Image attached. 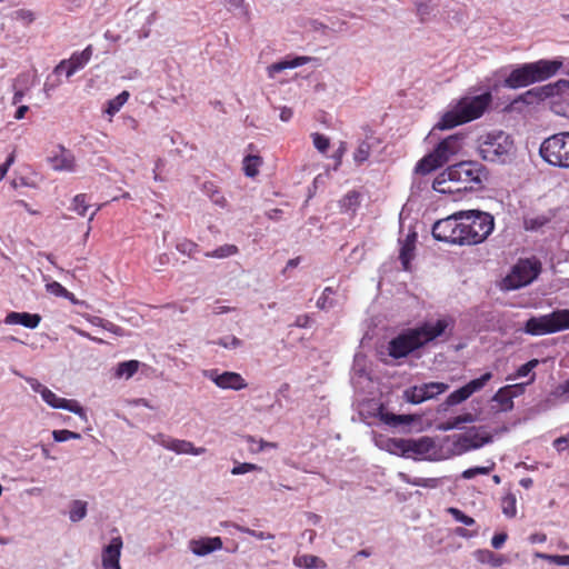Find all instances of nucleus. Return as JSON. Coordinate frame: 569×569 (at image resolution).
<instances>
[{
  "mask_svg": "<svg viewBox=\"0 0 569 569\" xmlns=\"http://www.w3.org/2000/svg\"><path fill=\"white\" fill-rule=\"evenodd\" d=\"M495 229V218L480 210L458 211L435 222L432 236L438 241L458 246L482 243Z\"/></svg>",
  "mask_w": 569,
  "mask_h": 569,
  "instance_id": "nucleus-1",
  "label": "nucleus"
},
{
  "mask_svg": "<svg viewBox=\"0 0 569 569\" xmlns=\"http://www.w3.org/2000/svg\"><path fill=\"white\" fill-rule=\"evenodd\" d=\"M486 168L477 161H461L448 167L433 180L432 188L440 193L479 190L487 179Z\"/></svg>",
  "mask_w": 569,
  "mask_h": 569,
  "instance_id": "nucleus-2",
  "label": "nucleus"
},
{
  "mask_svg": "<svg viewBox=\"0 0 569 569\" xmlns=\"http://www.w3.org/2000/svg\"><path fill=\"white\" fill-rule=\"evenodd\" d=\"M447 327V320L439 319L436 322H423L419 327L407 329L389 341L388 355L393 359L405 358L440 337Z\"/></svg>",
  "mask_w": 569,
  "mask_h": 569,
  "instance_id": "nucleus-3",
  "label": "nucleus"
},
{
  "mask_svg": "<svg viewBox=\"0 0 569 569\" xmlns=\"http://www.w3.org/2000/svg\"><path fill=\"white\" fill-rule=\"evenodd\" d=\"M492 101L490 92L475 97H465L449 111H447L437 124L441 130L452 129L457 126L480 118Z\"/></svg>",
  "mask_w": 569,
  "mask_h": 569,
  "instance_id": "nucleus-4",
  "label": "nucleus"
},
{
  "mask_svg": "<svg viewBox=\"0 0 569 569\" xmlns=\"http://www.w3.org/2000/svg\"><path fill=\"white\" fill-rule=\"evenodd\" d=\"M560 60L540 59L515 68L503 80V87L519 89L553 77L561 68Z\"/></svg>",
  "mask_w": 569,
  "mask_h": 569,
  "instance_id": "nucleus-5",
  "label": "nucleus"
},
{
  "mask_svg": "<svg viewBox=\"0 0 569 569\" xmlns=\"http://www.w3.org/2000/svg\"><path fill=\"white\" fill-rule=\"evenodd\" d=\"M478 149L483 160L505 163L510 160L515 143L508 133L498 130L481 136Z\"/></svg>",
  "mask_w": 569,
  "mask_h": 569,
  "instance_id": "nucleus-6",
  "label": "nucleus"
},
{
  "mask_svg": "<svg viewBox=\"0 0 569 569\" xmlns=\"http://www.w3.org/2000/svg\"><path fill=\"white\" fill-rule=\"evenodd\" d=\"M539 153L548 164L569 169V132H558L546 138L540 144Z\"/></svg>",
  "mask_w": 569,
  "mask_h": 569,
  "instance_id": "nucleus-7",
  "label": "nucleus"
},
{
  "mask_svg": "<svg viewBox=\"0 0 569 569\" xmlns=\"http://www.w3.org/2000/svg\"><path fill=\"white\" fill-rule=\"evenodd\" d=\"M569 93V81L558 80L540 88L528 90L525 98L535 97L538 99L551 98V109L555 113L569 118V100L565 94Z\"/></svg>",
  "mask_w": 569,
  "mask_h": 569,
  "instance_id": "nucleus-8",
  "label": "nucleus"
},
{
  "mask_svg": "<svg viewBox=\"0 0 569 569\" xmlns=\"http://www.w3.org/2000/svg\"><path fill=\"white\" fill-rule=\"evenodd\" d=\"M540 272V264L530 260H520L506 278L508 288L518 289L532 282Z\"/></svg>",
  "mask_w": 569,
  "mask_h": 569,
  "instance_id": "nucleus-9",
  "label": "nucleus"
},
{
  "mask_svg": "<svg viewBox=\"0 0 569 569\" xmlns=\"http://www.w3.org/2000/svg\"><path fill=\"white\" fill-rule=\"evenodd\" d=\"M92 53H93V48L91 44H89L82 51L73 52L69 59L61 60L56 66L53 71L57 74L64 73L67 78H70L77 71L84 68V66L90 61Z\"/></svg>",
  "mask_w": 569,
  "mask_h": 569,
  "instance_id": "nucleus-10",
  "label": "nucleus"
},
{
  "mask_svg": "<svg viewBox=\"0 0 569 569\" xmlns=\"http://www.w3.org/2000/svg\"><path fill=\"white\" fill-rule=\"evenodd\" d=\"M449 386L443 382H428L407 389L405 397L409 402L417 405L436 398L438 395L446 392Z\"/></svg>",
  "mask_w": 569,
  "mask_h": 569,
  "instance_id": "nucleus-11",
  "label": "nucleus"
},
{
  "mask_svg": "<svg viewBox=\"0 0 569 569\" xmlns=\"http://www.w3.org/2000/svg\"><path fill=\"white\" fill-rule=\"evenodd\" d=\"M206 376L221 389L242 390L247 388L246 379L238 372L224 371L219 373L218 370H210Z\"/></svg>",
  "mask_w": 569,
  "mask_h": 569,
  "instance_id": "nucleus-12",
  "label": "nucleus"
},
{
  "mask_svg": "<svg viewBox=\"0 0 569 569\" xmlns=\"http://www.w3.org/2000/svg\"><path fill=\"white\" fill-rule=\"evenodd\" d=\"M154 441L161 445L163 448L174 451L176 453H190L199 456L206 452L203 447H194L192 442L187 440L173 439L159 433L154 437Z\"/></svg>",
  "mask_w": 569,
  "mask_h": 569,
  "instance_id": "nucleus-13",
  "label": "nucleus"
},
{
  "mask_svg": "<svg viewBox=\"0 0 569 569\" xmlns=\"http://www.w3.org/2000/svg\"><path fill=\"white\" fill-rule=\"evenodd\" d=\"M121 537H114L110 543L102 550V567L103 569H121L120 556L122 549Z\"/></svg>",
  "mask_w": 569,
  "mask_h": 569,
  "instance_id": "nucleus-14",
  "label": "nucleus"
},
{
  "mask_svg": "<svg viewBox=\"0 0 569 569\" xmlns=\"http://www.w3.org/2000/svg\"><path fill=\"white\" fill-rule=\"evenodd\" d=\"M465 134L456 133L441 140L435 148L441 158H446V163L463 148Z\"/></svg>",
  "mask_w": 569,
  "mask_h": 569,
  "instance_id": "nucleus-15",
  "label": "nucleus"
},
{
  "mask_svg": "<svg viewBox=\"0 0 569 569\" xmlns=\"http://www.w3.org/2000/svg\"><path fill=\"white\" fill-rule=\"evenodd\" d=\"M418 234L409 232L405 239L400 240L399 260L405 271H411V261L416 256V243Z\"/></svg>",
  "mask_w": 569,
  "mask_h": 569,
  "instance_id": "nucleus-16",
  "label": "nucleus"
},
{
  "mask_svg": "<svg viewBox=\"0 0 569 569\" xmlns=\"http://www.w3.org/2000/svg\"><path fill=\"white\" fill-rule=\"evenodd\" d=\"M492 441V436L488 432L479 433L476 430H469L465 435H461L458 438L457 445L461 447L462 450L469 451L472 449H478L486 443Z\"/></svg>",
  "mask_w": 569,
  "mask_h": 569,
  "instance_id": "nucleus-17",
  "label": "nucleus"
},
{
  "mask_svg": "<svg viewBox=\"0 0 569 569\" xmlns=\"http://www.w3.org/2000/svg\"><path fill=\"white\" fill-rule=\"evenodd\" d=\"M525 332L531 336L553 333L550 313L529 318L525 323Z\"/></svg>",
  "mask_w": 569,
  "mask_h": 569,
  "instance_id": "nucleus-18",
  "label": "nucleus"
},
{
  "mask_svg": "<svg viewBox=\"0 0 569 569\" xmlns=\"http://www.w3.org/2000/svg\"><path fill=\"white\" fill-rule=\"evenodd\" d=\"M513 389H519V392H523V385L505 386L492 397V401L499 405L500 410L509 411L513 408V398L518 397V392H513Z\"/></svg>",
  "mask_w": 569,
  "mask_h": 569,
  "instance_id": "nucleus-19",
  "label": "nucleus"
},
{
  "mask_svg": "<svg viewBox=\"0 0 569 569\" xmlns=\"http://www.w3.org/2000/svg\"><path fill=\"white\" fill-rule=\"evenodd\" d=\"M446 163V158H441V156L435 149L432 152L426 154L421 158L416 167L415 172L421 176H426L438 168L442 167Z\"/></svg>",
  "mask_w": 569,
  "mask_h": 569,
  "instance_id": "nucleus-20",
  "label": "nucleus"
},
{
  "mask_svg": "<svg viewBox=\"0 0 569 569\" xmlns=\"http://www.w3.org/2000/svg\"><path fill=\"white\" fill-rule=\"evenodd\" d=\"M41 317L38 313L16 312L11 311L6 316L4 322L7 325H21L29 329H34L39 326Z\"/></svg>",
  "mask_w": 569,
  "mask_h": 569,
  "instance_id": "nucleus-21",
  "label": "nucleus"
},
{
  "mask_svg": "<svg viewBox=\"0 0 569 569\" xmlns=\"http://www.w3.org/2000/svg\"><path fill=\"white\" fill-rule=\"evenodd\" d=\"M59 153L51 157V167L57 171H73L76 168L74 156L63 146H59Z\"/></svg>",
  "mask_w": 569,
  "mask_h": 569,
  "instance_id": "nucleus-22",
  "label": "nucleus"
},
{
  "mask_svg": "<svg viewBox=\"0 0 569 569\" xmlns=\"http://www.w3.org/2000/svg\"><path fill=\"white\" fill-rule=\"evenodd\" d=\"M222 548V540L220 537L202 538L191 541V549L198 556H206L212 551Z\"/></svg>",
  "mask_w": 569,
  "mask_h": 569,
  "instance_id": "nucleus-23",
  "label": "nucleus"
},
{
  "mask_svg": "<svg viewBox=\"0 0 569 569\" xmlns=\"http://www.w3.org/2000/svg\"><path fill=\"white\" fill-rule=\"evenodd\" d=\"M433 446V441L429 437H422L418 440H399L398 447L408 449L416 453H426Z\"/></svg>",
  "mask_w": 569,
  "mask_h": 569,
  "instance_id": "nucleus-24",
  "label": "nucleus"
},
{
  "mask_svg": "<svg viewBox=\"0 0 569 569\" xmlns=\"http://www.w3.org/2000/svg\"><path fill=\"white\" fill-rule=\"evenodd\" d=\"M553 333L569 329V309H558L550 312Z\"/></svg>",
  "mask_w": 569,
  "mask_h": 569,
  "instance_id": "nucleus-25",
  "label": "nucleus"
},
{
  "mask_svg": "<svg viewBox=\"0 0 569 569\" xmlns=\"http://www.w3.org/2000/svg\"><path fill=\"white\" fill-rule=\"evenodd\" d=\"M293 565L296 567H299V568H306V569H311V568H326V562L317 557V556H313V555H301V556H296L293 558Z\"/></svg>",
  "mask_w": 569,
  "mask_h": 569,
  "instance_id": "nucleus-26",
  "label": "nucleus"
},
{
  "mask_svg": "<svg viewBox=\"0 0 569 569\" xmlns=\"http://www.w3.org/2000/svg\"><path fill=\"white\" fill-rule=\"evenodd\" d=\"M475 558L481 563H488L492 567H500L505 562V558L500 555H496L488 549H478L475 551Z\"/></svg>",
  "mask_w": 569,
  "mask_h": 569,
  "instance_id": "nucleus-27",
  "label": "nucleus"
},
{
  "mask_svg": "<svg viewBox=\"0 0 569 569\" xmlns=\"http://www.w3.org/2000/svg\"><path fill=\"white\" fill-rule=\"evenodd\" d=\"M309 59L306 57H298L292 60H283L276 62L269 67V73L272 76L274 73L281 72L286 69H292L305 64Z\"/></svg>",
  "mask_w": 569,
  "mask_h": 569,
  "instance_id": "nucleus-28",
  "label": "nucleus"
},
{
  "mask_svg": "<svg viewBox=\"0 0 569 569\" xmlns=\"http://www.w3.org/2000/svg\"><path fill=\"white\" fill-rule=\"evenodd\" d=\"M263 160L260 156L249 154L243 159V172L249 178H254L259 173V168Z\"/></svg>",
  "mask_w": 569,
  "mask_h": 569,
  "instance_id": "nucleus-29",
  "label": "nucleus"
},
{
  "mask_svg": "<svg viewBox=\"0 0 569 569\" xmlns=\"http://www.w3.org/2000/svg\"><path fill=\"white\" fill-rule=\"evenodd\" d=\"M501 511L507 518H515L517 516V497L512 492L506 493L501 498Z\"/></svg>",
  "mask_w": 569,
  "mask_h": 569,
  "instance_id": "nucleus-30",
  "label": "nucleus"
},
{
  "mask_svg": "<svg viewBox=\"0 0 569 569\" xmlns=\"http://www.w3.org/2000/svg\"><path fill=\"white\" fill-rule=\"evenodd\" d=\"M400 478L406 483L416 486V487H423V488H437L440 485V480L438 478H421L417 477L411 479L406 473H400Z\"/></svg>",
  "mask_w": 569,
  "mask_h": 569,
  "instance_id": "nucleus-31",
  "label": "nucleus"
},
{
  "mask_svg": "<svg viewBox=\"0 0 569 569\" xmlns=\"http://www.w3.org/2000/svg\"><path fill=\"white\" fill-rule=\"evenodd\" d=\"M238 251H239V249L237 246L227 243V244L220 246L219 248H217L212 251L206 252L204 256L208 258L222 259V258H227L230 256H234L238 253Z\"/></svg>",
  "mask_w": 569,
  "mask_h": 569,
  "instance_id": "nucleus-32",
  "label": "nucleus"
},
{
  "mask_svg": "<svg viewBox=\"0 0 569 569\" xmlns=\"http://www.w3.org/2000/svg\"><path fill=\"white\" fill-rule=\"evenodd\" d=\"M87 515V502L82 500H73L70 506L69 517L73 522H78Z\"/></svg>",
  "mask_w": 569,
  "mask_h": 569,
  "instance_id": "nucleus-33",
  "label": "nucleus"
},
{
  "mask_svg": "<svg viewBox=\"0 0 569 569\" xmlns=\"http://www.w3.org/2000/svg\"><path fill=\"white\" fill-rule=\"evenodd\" d=\"M138 360L123 361L118 365L117 375L119 377L131 378L139 369Z\"/></svg>",
  "mask_w": 569,
  "mask_h": 569,
  "instance_id": "nucleus-34",
  "label": "nucleus"
},
{
  "mask_svg": "<svg viewBox=\"0 0 569 569\" xmlns=\"http://www.w3.org/2000/svg\"><path fill=\"white\" fill-rule=\"evenodd\" d=\"M89 207V197L86 193H79L72 200L71 209L76 211L79 216L84 217Z\"/></svg>",
  "mask_w": 569,
  "mask_h": 569,
  "instance_id": "nucleus-35",
  "label": "nucleus"
},
{
  "mask_svg": "<svg viewBox=\"0 0 569 569\" xmlns=\"http://www.w3.org/2000/svg\"><path fill=\"white\" fill-rule=\"evenodd\" d=\"M128 99H129L128 91H122L121 93H119L117 97H114L113 99H111L108 102V108L106 110L107 113H109L110 116H113L114 113H117L122 108V106L127 102Z\"/></svg>",
  "mask_w": 569,
  "mask_h": 569,
  "instance_id": "nucleus-36",
  "label": "nucleus"
},
{
  "mask_svg": "<svg viewBox=\"0 0 569 569\" xmlns=\"http://www.w3.org/2000/svg\"><path fill=\"white\" fill-rule=\"evenodd\" d=\"M491 378L492 373L486 372L480 378L469 381L467 385H465V387L472 396L475 392L480 391L487 385V382L491 380Z\"/></svg>",
  "mask_w": 569,
  "mask_h": 569,
  "instance_id": "nucleus-37",
  "label": "nucleus"
},
{
  "mask_svg": "<svg viewBox=\"0 0 569 569\" xmlns=\"http://www.w3.org/2000/svg\"><path fill=\"white\" fill-rule=\"evenodd\" d=\"M469 397H471V395L469 393V391L467 390V388L463 386L457 390H455L453 392H451L447 399H446V403L448 406H456V405H459L461 402H463L465 400H467Z\"/></svg>",
  "mask_w": 569,
  "mask_h": 569,
  "instance_id": "nucleus-38",
  "label": "nucleus"
},
{
  "mask_svg": "<svg viewBox=\"0 0 569 569\" xmlns=\"http://www.w3.org/2000/svg\"><path fill=\"white\" fill-rule=\"evenodd\" d=\"M204 191L208 193L212 202L216 203L217 206L221 208L227 206V200L224 196L214 187L213 183H206Z\"/></svg>",
  "mask_w": 569,
  "mask_h": 569,
  "instance_id": "nucleus-39",
  "label": "nucleus"
},
{
  "mask_svg": "<svg viewBox=\"0 0 569 569\" xmlns=\"http://www.w3.org/2000/svg\"><path fill=\"white\" fill-rule=\"evenodd\" d=\"M496 467L493 461H490L489 466L485 467H472L462 471L461 477L463 479H472L478 475H489Z\"/></svg>",
  "mask_w": 569,
  "mask_h": 569,
  "instance_id": "nucleus-40",
  "label": "nucleus"
},
{
  "mask_svg": "<svg viewBox=\"0 0 569 569\" xmlns=\"http://www.w3.org/2000/svg\"><path fill=\"white\" fill-rule=\"evenodd\" d=\"M381 420L391 426L405 425L411 421L410 416L406 415H395L391 412L381 413Z\"/></svg>",
  "mask_w": 569,
  "mask_h": 569,
  "instance_id": "nucleus-41",
  "label": "nucleus"
},
{
  "mask_svg": "<svg viewBox=\"0 0 569 569\" xmlns=\"http://www.w3.org/2000/svg\"><path fill=\"white\" fill-rule=\"evenodd\" d=\"M549 219L546 216L526 217L523 220L526 230H538L546 226Z\"/></svg>",
  "mask_w": 569,
  "mask_h": 569,
  "instance_id": "nucleus-42",
  "label": "nucleus"
},
{
  "mask_svg": "<svg viewBox=\"0 0 569 569\" xmlns=\"http://www.w3.org/2000/svg\"><path fill=\"white\" fill-rule=\"evenodd\" d=\"M311 138H312V142H313L315 148L319 152L326 153L327 150L330 147V139L327 136H325L322 133H319V132L312 133Z\"/></svg>",
  "mask_w": 569,
  "mask_h": 569,
  "instance_id": "nucleus-43",
  "label": "nucleus"
},
{
  "mask_svg": "<svg viewBox=\"0 0 569 569\" xmlns=\"http://www.w3.org/2000/svg\"><path fill=\"white\" fill-rule=\"evenodd\" d=\"M176 249L182 254L192 257L198 252V244L191 240L183 239L177 243Z\"/></svg>",
  "mask_w": 569,
  "mask_h": 569,
  "instance_id": "nucleus-44",
  "label": "nucleus"
},
{
  "mask_svg": "<svg viewBox=\"0 0 569 569\" xmlns=\"http://www.w3.org/2000/svg\"><path fill=\"white\" fill-rule=\"evenodd\" d=\"M335 293V290L331 287H326L322 291V295L317 300V307L321 310H326L333 306V301L330 300V296Z\"/></svg>",
  "mask_w": 569,
  "mask_h": 569,
  "instance_id": "nucleus-45",
  "label": "nucleus"
},
{
  "mask_svg": "<svg viewBox=\"0 0 569 569\" xmlns=\"http://www.w3.org/2000/svg\"><path fill=\"white\" fill-rule=\"evenodd\" d=\"M59 409L69 410L71 412L78 415L82 419L87 418L84 409L76 400L66 399L64 402L59 405Z\"/></svg>",
  "mask_w": 569,
  "mask_h": 569,
  "instance_id": "nucleus-46",
  "label": "nucleus"
},
{
  "mask_svg": "<svg viewBox=\"0 0 569 569\" xmlns=\"http://www.w3.org/2000/svg\"><path fill=\"white\" fill-rule=\"evenodd\" d=\"M371 147L368 142H361L355 151L353 159L357 163H362L370 157Z\"/></svg>",
  "mask_w": 569,
  "mask_h": 569,
  "instance_id": "nucleus-47",
  "label": "nucleus"
},
{
  "mask_svg": "<svg viewBox=\"0 0 569 569\" xmlns=\"http://www.w3.org/2000/svg\"><path fill=\"white\" fill-rule=\"evenodd\" d=\"M448 512L455 518L456 521L461 522L466 526L475 525V519L462 512L460 509L450 507Z\"/></svg>",
  "mask_w": 569,
  "mask_h": 569,
  "instance_id": "nucleus-48",
  "label": "nucleus"
},
{
  "mask_svg": "<svg viewBox=\"0 0 569 569\" xmlns=\"http://www.w3.org/2000/svg\"><path fill=\"white\" fill-rule=\"evenodd\" d=\"M52 437L57 442H63L70 439H80L81 435L67 429L53 430Z\"/></svg>",
  "mask_w": 569,
  "mask_h": 569,
  "instance_id": "nucleus-49",
  "label": "nucleus"
},
{
  "mask_svg": "<svg viewBox=\"0 0 569 569\" xmlns=\"http://www.w3.org/2000/svg\"><path fill=\"white\" fill-rule=\"evenodd\" d=\"M262 468L258 465L250 462L238 463L231 469V473L234 476L243 475L251 471H260Z\"/></svg>",
  "mask_w": 569,
  "mask_h": 569,
  "instance_id": "nucleus-50",
  "label": "nucleus"
},
{
  "mask_svg": "<svg viewBox=\"0 0 569 569\" xmlns=\"http://www.w3.org/2000/svg\"><path fill=\"white\" fill-rule=\"evenodd\" d=\"M41 396H42V399L51 407L53 408H58L59 409V405L64 402V398H60L58 397L54 392H52L51 390L49 389H44L42 392H41Z\"/></svg>",
  "mask_w": 569,
  "mask_h": 569,
  "instance_id": "nucleus-51",
  "label": "nucleus"
},
{
  "mask_svg": "<svg viewBox=\"0 0 569 569\" xmlns=\"http://www.w3.org/2000/svg\"><path fill=\"white\" fill-rule=\"evenodd\" d=\"M537 556L541 559L549 560L550 562L558 565V566H569V555L538 553Z\"/></svg>",
  "mask_w": 569,
  "mask_h": 569,
  "instance_id": "nucleus-52",
  "label": "nucleus"
},
{
  "mask_svg": "<svg viewBox=\"0 0 569 569\" xmlns=\"http://www.w3.org/2000/svg\"><path fill=\"white\" fill-rule=\"evenodd\" d=\"M214 343L226 349H236L242 345V341L234 336H229L220 338L219 340L214 341Z\"/></svg>",
  "mask_w": 569,
  "mask_h": 569,
  "instance_id": "nucleus-53",
  "label": "nucleus"
},
{
  "mask_svg": "<svg viewBox=\"0 0 569 569\" xmlns=\"http://www.w3.org/2000/svg\"><path fill=\"white\" fill-rule=\"evenodd\" d=\"M538 365H539L538 359L529 360L528 362H526L525 365L520 366L517 369L516 378H522V377L528 376Z\"/></svg>",
  "mask_w": 569,
  "mask_h": 569,
  "instance_id": "nucleus-54",
  "label": "nucleus"
},
{
  "mask_svg": "<svg viewBox=\"0 0 569 569\" xmlns=\"http://www.w3.org/2000/svg\"><path fill=\"white\" fill-rule=\"evenodd\" d=\"M239 530L243 533H247L258 540H271L274 538L272 533L263 532V531H257L247 527H240Z\"/></svg>",
  "mask_w": 569,
  "mask_h": 569,
  "instance_id": "nucleus-55",
  "label": "nucleus"
},
{
  "mask_svg": "<svg viewBox=\"0 0 569 569\" xmlns=\"http://www.w3.org/2000/svg\"><path fill=\"white\" fill-rule=\"evenodd\" d=\"M247 441L251 443H258V448H251L252 451H262L266 448H276L277 445L274 442H268L263 439H260L259 441H256V439L252 436H247Z\"/></svg>",
  "mask_w": 569,
  "mask_h": 569,
  "instance_id": "nucleus-56",
  "label": "nucleus"
},
{
  "mask_svg": "<svg viewBox=\"0 0 569 569\" xmlns=\"http://www.w3.org/2000/svg\"><path fill=\"white\" fill-rule=\"evenodd\" d=\"M49 288L51 289V291L59 296V297H69L72 296V292L68 291L61 283L59 282H52Z\"/></svg>",
  "mask_w": 569,
  "mask_h": 569,
  "instance_id": "nucleus-57",
  "label": "nucleus"
},
{
  "mask_svg": "<svg viewBox=\"0 0 569 569\" xmlns=\"http://www.w3.org/2000/svg\"><path fill=\"white\" fill-rule=\"evenodd\" d=\"M555 396L569 400V379L556 388Z\"/></svg>",
  "mask_w": 569,
  "mask_h": 569,
  "instance_id": "nucleus-58",
  "label": "nucleus"
},
{
  "mask_svg": "<svg viewBox=\"0 0 569 569\" xmlns=\"http://www.w3.org/2000/svg\"><path fill=\"white\" fill-rule=\"evenodd\" d=\"M508 539V535L506 532L496 533L491 539V546L495 549H500Z\"/></svg>",
  "mask_w": 569,
  "mask_h": 569,
  "instance_id": "nucleus-59",
  "label": "nucleus"
},
{
  "mask_svg": "<svg viewBox=\"0 0 569 569\" xmlns=\"http://www.w3.org/2000/svg\"><path fill=\"white\" fill-rule=\"evenodd\" d=\"M103 329L116 335V336H119V337H122L126 335L124 332V329L121 328L120 326L111 322V321H108L107 323H103Z\"/></svg>",
  "mask_w": 569,
  "mask_h": 569,
  "instance_id": "nucleus-60",
  "label": "nucleus"
},
{
  "mask_svg": "<svg viewBox=\"0 0 569 569\" xmlns=\"http://www.w3.org/2000/svg\"><path fill=\"white\" fill-rule=\"evenodd\" d=\"M553 446L558 451H563L569 448V433L557 438L553 441Z\"/></svg>",
  "mask_w": 569,
  "mask_h": 569,
  "instance_id": "nucleus-61",
  "label": "nucleus"
},
{
  "mask_svg": "<svg viewBox=\"0 0 569 569\" xmlns=\"http://www.w3.org/2000/svg\"><path fill=\"white\" fill-rule=\"evenodd\" d=\"M347 151L346 142H340L338 149L335 151L332 158L336 160V168L341 164L342 157Z\"/></svg>",
  "mask_w": 569,
  "mask_h": 569,
  "instance_id": "nucleus-62",
  "label": "nucleus"
},
{
  "mask_svg": "<svg viewBox=\"0 0 569 569\" xmlns=\"http://www.w3.org/2000/svg\"><path fill=\"white\" fill-rule=\"evenodd\" d=\"M460 420H461V416H457V417L451 418L443 426V430H450V429L458 428L460 425H462V421H460Z\"/></svg>",
  "mask_w": 569,
  "mask_h": 569,
  "instance_id": "nucleus-63",
  "label": "nucleus"
},
{
  "mask_svg": "<svg viewBox=\"0 0 569 569\" xmlns=\"http://www.w3.org/2000/svg\"><path fill=\"white\" fill-rule=\"evenodd\" d=\"M547 540V535L543 532H535L529 536V541L531 543H543Z\"/></svg>",
  "mask_w": 569,
  "mask_h": 569,
  "instance_id": "nucleus-64",
  "label": "nucleus"
}]
</instances>
